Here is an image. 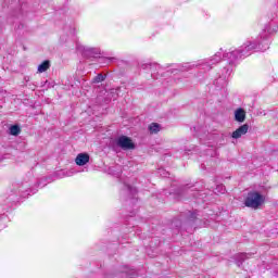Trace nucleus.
Returning a JSON list of instances; mask_svg holds the SVG:
<instances>
[{"mask_svg": "<svg viewBox=\"0 0 278 278\" xmlns=\"http://www.w3.org/2000/svg\"><path fill=\"white\" fill-rule=\"evenodd\" d=\"M264 195H262L257 191H251L248 193L245 200H244V205L245 207H251L252 210H257L262 206L264 203Z\"/></svg>", "mask_w": 278, "mask_h": 278, "instance_id": "1", "label": "nucleus"}, {"mask_svg": "<svg viewBox=\"0 0 278 278\" xmlns=\"http://www.w3.org/2000/svg\"><path fill=\"white\" fill-rule=\"evenodd\" d=\"M116 144L123 149V151H134V149H136V143H134V140L127 136L118 137Z\"/></svg>", "mask_w": 278, "mask_h": 278, "instance_id": "2", "label": "nucleus"}, {"mask_svg": "<svg viewBox=\"0 0 278 278\" xmlns=\"http://www.w3.org/2000/svg\"><path fill=\"white\" fill-rule=\"evenodd\" d=\"M248 132H249V126L248 124H243L239 128H237L235 131H232L231 138H233V140H238L241 136H247Z\"/></svg>", "mask_w": 278, "mask_h": 278, "instance_id": "3", "label": "nucleus"}, {"mask_svg": "<svg viewBox=\"0 0 278 278\" xmlns=\"http://www.w3.org/2000/svg\"><path fill=\"white\" fill-rule=\"evenodd\" d=\"M90 162V154L88 153H79L75 159V163L77 166H86Z\"/></svg>", "mask_w": 278, "mask_h": 278, "instance_id": "4", "label": "nucleus"}, {"mask_svg": "<svg viewBox=\"0 0 278 278\" xmlns=\"http://www.w3.org/2000/svg\"><path fill=\"white\" fill-rule=\"evenodd\" d=\"M235 121H237V123H244V121H247V112L244 109L240 108L235 112Z\"/></svg>", "mask_w": 278, "mask_h": 278, "instance_id": "5", "label": "nucleus"}, {"mask_svg": "<svg viewBox=\"0 0 278 278\" xmlns=\"http://www.w3.org/2000/svg\"><path fill=\"white\" fill-rule=\"evenodd\" d=\"M51 68V61L46 60L38 66V73H47Z\"/></svg>", "mask_w": 278, "mask_h": 278, "instance_id": "6", "label": "nucleus"}, {"mask_svg": "<svg viewBox=\"0 0 278 278\" xmlns=\"http://www.w3.org/2000/svg\"><path fill=\"white\" fill-rule=\"evenodd\" d=\"M149 131L151 134H160V124H157V123L150 124Z\"/></svg>", "mask_w": 278, "mask_h": 278, "instance_id": "7", "label": "nucleus"}, {"mask_svg": "<svg viewBox=\"0 0 278 278\" xmlns=\"http://www.w3.org/2000/svg\"><path fill=\"white\" fill-rule=\"evenodd\" d=\"M10 134H11V136H18V134H21V126H18V125H12L11 127H10Z\"/></svg>", "mask_w": 278, "mask_h": 278, "instance_id": "8", "label": "nucleus"}, {"mask_svg": "<svg viewBox=\"0 0 278 278\" xmlns=\"http://www.w3.org/2000/svg\"><path fill=\"white\" fill-rule=\"evenodd\" d=\"M101 81H105V76L103 74H98L93 78V84H101Z\"/></svg>", "mask_w": 278, "mask_h": 278, "instance_id": "9", "label": "nucleus"}, {"mask_svg": "<svg viewBox=\"0 0 278 278\" xmlns=\"http://www.w3.org/2000/svg\"><path fill=\"white\" fill-rule=\"evenodd\" d=\"M251 49H255V46H252Z\"/></svg>", "mask_w": 278, "mask_h": 278, "instance_id": "10", "label": "nucleus"}]
</instances>
